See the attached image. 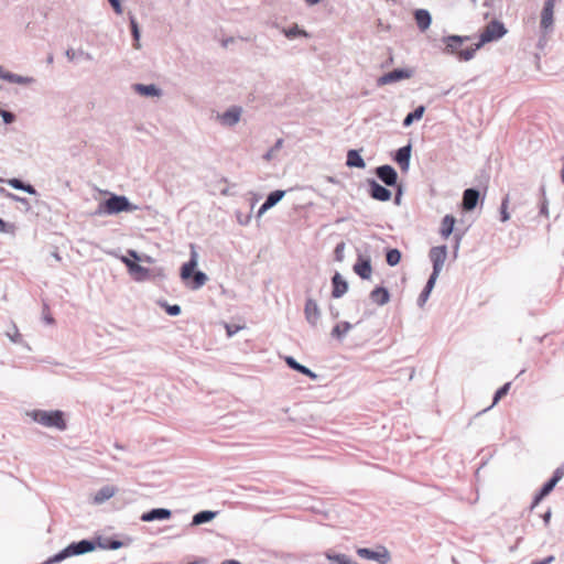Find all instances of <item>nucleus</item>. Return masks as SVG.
<instances>
[{"instance_id": "obj_58", "label": "nucleus", "mask_w": 564, "mask_h": 564, "mask_svg": "<svg viewBox=\"0 0 564 564\" xmlns=\"http://www.w3.org/2000/svg\"><path fill=\"white\" fill-rule=\"evenodd\" d=\"M402 194H403L402 186L399 185L398 186V191H397V193L394 195V204L395 205H400L401 204Z\"/></svg>"}, {"instance_id": "obj_12", "label": "nucleus", "mask_w": 564, "mask_h": 564, "mask_svg": "<svg viewBox=\"0 0 564 564\" xmlns=\"http://www.w3.org/2000/svg\"><path fill=\"white\" fill-rule=\"evenodd\" d=\"M376 176L388 187L398 185V172L390 164H383L375 170Z\"/></svg>"}, {"instance_id": "obj_63", "label": "nucleus", "mask_w": 564, "mask_h": 564, "mask_svg": "<svg viewBox=\"0 0 564 564\" xmlns=\"http://www.w3.org/2000/svg\"><path fill=\"white\" fill-rule=\"evenodd\" d=\"M220 564H242V563L238 560L230 558V560H225Z\"/></svg>"}, {"instance_id": "obj_4", "label": "nucleus", "mask_w": 564, "mask_h": 564, "mask_svg": "<svg viewBox=\"0 0 564 564\" xmlns=\"http://www.w3.org/2000/svg\"><path fill=\"white\" fill-rule=\"evenodd\" d=\"M28 415L36 423L45 427H55L58 431H65L67 425L64 420V413L59 410L45 411V410H33L28 412Z\"/></svg>"}, {"instance_id": "obj_39", "label": "nucleus", "mask_w": 564, "mask_h": 564, "mask_svg": "<svg viewBox=\"0 0 564 564\" xmlns=\"http://www.w3.org/2000/svg\"><path fill=\"white\" fill-rule=\"evenodd\" d=\"M162 95V89L155 84L143 85V97L153 98L161 97Z\"/></svg>"}, {"instance_id": "obj_23", "label": "nucleus", "mask_w": 564, "mask_h": 564, "mask_svg": "<svg viewBox=\"0 0 564 564\" xmlns=\"http://www.w3.org/2000/svg\"><path fill=\"white\" fill-rule=\"evenodd\" d=\"M369 299L379 306H383L390 301V292L387 288L379 285L370 292Z\"/></svg>"}, {"instance_id": "obj_57", "label": "nucleus", "mask_w": 564, "mask_h": 564, "mask_svg": "<svg viewBox=\"0 0 564 564\" xmlns=\"http://www.w3.org/2000/svg\"><path fill=\"white\" fill-rule=\"evenodd\" d=\"M552 517V510L549 508L543 514H541V518L543 519V522L545 525H549Z\"/></svg>"}, {"instance_id": "obj_52", "label": "nucleus", "mask_w": 564, "mask_h": 564, "mask_svg": "<svg viewBox=\"0 0 564 564\" xmlns=\"http://www.w3.org/2000/svg\"><path fill=\"white\" fill-rule=\"evenodd\" d=\"M8 184L14 188V189H20L22 191L23 186H24V182H22L21 180L19 178H10L8 181Z\"/></svg>"}, {"instance_id": "obj_35", "label": "nucleus", "mask_w": 564, "mask_h": 564, "mask_svg": "<svg viewBox=\"0 0 564 564\" xmlns=\"http://www.w3.org/2000/svg\"><path fill=\"white\" fill-rule=\"evenodd\" d=\"M402 253L397 248H390L386 252V261L390 267H395L400 263Z\"/></svg>"}, {"instance_id": "obj_8", "label": "nucleus", "mask_w": 564, "mask_h": 564, "mask_svg": "<svg viewBox=\"0 0 564 564\" xmlns=\"http://www.w3.org/2000/svg\"><path fill=\"white\" fill-rule=\"evenodd\" d=\"M112 256L119 258L129 269V272L134 276L137 281L141 280V261L140 254L135 250H128L127 254L119 256L117 251L110 252Z\"/></svg>"}, {"instance_id": "obj_20", "label": "nucleus", "mask_w": 564, "mask_h": 564, "mask_svg": "<svg viewBox=\"0 0 564 564\" xmlns=\"http://www.w3.org/2000/svg\"><path fill=\"white\" fill-rule=\"evenodd\" d=\"M241 108L232 106L219 116L220 123L223 126L232 127L240 120Z\"/></svg>"}, {"instance_id": "obj_38", "label": "nucleus", "mask_w": 564, "mask_h": 564, "mask_svg": "<svg viewBox=\"0 0 564 564\" xmlns=\"http://www.w3.org/2000/svg\"><path fill=\"white\" fill-rule=\"evenodd\" d=\"M158 304L163 307L170 316H178L182 313V308L178 304H169L163 300L158 301Z\"/></svg>"}, {"instance_id": "obj_46", "label": "nucleus", "mask_w": 564, "mask_h": 564, "mask_svg": "<svg viewBox=\"0 0 564 564\" xmlns=\"http://www.w3.org/2000/svg\"><path fill=\"white\" fill-rule=\"evenodd\" d=\"M345 242L340 241L336 245L334 250V259L335 261L341 262L344 260V251H345Z\"/></svg>"}, {"instance_id": "obj_21", "label": "nucleus", "mask_w": 564, "mask_h": 564, "mask_svg": "<svg viewBox=\"0 0 564 564\" xmlns=\"http://www.w3.org/2000/svg\"><path fill=\"white\" fill-rule=\"evenodd\" d=\"M172 517V511L167 508H153L143 512V522L169 520Z\"/></svg>"}, {"instance_id": "obj_62", "label": "nucleus", "mask_w": 564, "mask_h": 564, "mask_svg": "<svg viewBox=\"0 0 564 564\" xmlns=\"http://www.w3.org/2000/svg\"><path fill=\"white\" fill-rule=\"evenodd\" d=\"M273 149H270L264 155H263V159L267 160V161H270L272 158H273Z\"/></svg>"}, {"instance_id": "obj_49", "label": "nucleus", "mask_w": 564, "mask_h": 564, "mask_svg": "<svg viewBox=\"0 0 564 564\" xmlns=\"http://www.w3.org/2000/svg\"><path fill=\"white\" fill-rule=\"evenodd\" d=\"M546 496L547 495L543 492L542 489H539V491L533 497L530 510H533Z\"/></svg>"}, {"instance_id": "obj_59", "label": "nucleus", "mask_w": 564, "mask_h": 564, "mask_svg": "<svg viewBox=\"0 0 564 564\" xmlns=\"http://www.w3.org/2000/svg\"><path fill=\"white\" fill-rule=\"evenodd\" d=\"M269 209H271L270 205H268L265 202H263L257 213V217H261Z\"/></svg>"}, {"instance_id": "obj_64", "label": "nucleus", "mask_w": 564, "mask_h": 564, "mask_svg": "<svg viewBox=\"0 0 564 564\" xmlns=\"http://www.w3.org/2000/svg\"><path fill=\"white\" fill-rule=\"evenodd\" d=\"M132 89H133L137 94L141 95V83H135V84H133V85H132Z\"/></svg>"}, {"instance_id": "obj_29", "label": "nucleus", "mask_w": 564, "mask_h": 564, "mask_svg": "<svg viewBox=\"0 0 564 564\" xmlns=\"http://www.w3.org/2000/svg\"><path fill=\"white\" fill-rule=\"evenodd\" d=\"M346 165L348 167L365 169L366 163L360 154V150L350 149L347 152Z\"/></svg>"}, {"instance_id": "obj_41", "label": "nucleus", "mask_w": 564, "mask_h": 564, "mask_svg": "<svg viewBox=\"0 0 564 564\" xmlns=\"http://www.w3.org/2000/svg\"><path fill=\"white\" fill-rule=\"evenodd\" d=\"M65 55L66 57L69 59V61H74L78 57H84L85 59H88L90 61L93 57L89 53L87 52H84L83 50H78V51H75L73 48H68L66 52H65Z\"/></svg>"}, {"instance_id": "obj_25", "label": "nucleus", "mask_w": 564, "mask_h": 564, "mask_svg": "<svg viewBox=\"0 0 564 564\" xmlns=\"http://www.w3.org/2000/svg\"><path fill=\"white\" fill-rule=\"evenodd\" d=\"M414 20L417 25V28L421 31H425L430 28L432 23V15L429 10L426 9H416L414 11Z\"/></svg>"}, {"instance_id": "obj_60", "label": "nucleus", "mask_w": 564, "mask_h": 564, "mask_svg": "<svg viewBox=\"0 0 564 564\" xmlns=\"http://www.w3.org/2000/svg\"><path fill=\"white\" fill-rule=\"evenodd\" d=\"M117 13H121V4L119 0H108Z\"/></svg>"}, {"instance_id": "obj_6", "label": "nucleus", "mask_w": 564, "mask_h": 564, "mask_svg": "<svg viewBox=\"0 0 564 564\" xmlns=\"http://www.w3.org/2000/svg\"><path fill=\"white\" fill-rule=\"evenodd\" d=\"M469 40L470 36L467 35H446L441 39L442 45H438V47L444 54L455 55L459 61L465 62L460 58V52L465 50L462 46Z\"/></svg>"}, {"instance_id": "obj_27", "label": "nucleus", "mask_w": 564, "mask_h": 564, "mask_svg": "<svg viewBox=\"0 0 564 564\" xmlns=\"http://www.w3.org/2000/svg\"><path fill=\"white\" fill-rule=\"evenodd\" d=\"M455 224L456 218L453 215L447 214L443 217L440 227V235L442 238L447 239L454 232Z\"/></svg>"}, {"instance_id": "obj_56", "label": "nucleus", "mask_w": 564, "mask_h": 564, "mask_svg": "<svg viewBox=\"0 0 564 564\" xmlns=\"http://www.w3.org/2000/svg\"><path fill=\"white\" fill-rule=\"evenodd\" d=\"M22 191L28 193V194H30V195H36L37 194L35 187L33 185L26 184V183H24V186H23Z\"/></svg>"}, {"instance_id": "obj_36", "label": "nucleus", "mask_w": 564, "mask_h": 564, "mask_svg": "<svg viewBox=\"0 0 564 564\" xmlns=\"http://www.w3.org/2000/svg\"><path fill=\"white\" fill-rule=\"evenodd\" d=\"M99 546L104 550H118L122 546V542L119 540H110V539H101L98 538L96 542V546Z\"/></svg>"}, {"instance_id": "obj_43", "label": "nucleus", "mask_w": 564, "mask_h": 564, "mask_svg": "<svg viewBox=\"0 0 564 564\" xmlns=\"http://www.w3.org/2000/svg\"><path fill=\"white\" fill-rule=\"evenodd\" d=\"M540 192H541L542 198H541V202H540V212H539V214L542 215V216L549 217V200H547L546 195H545L544 186H541Z\"/></svg>"}, {"instance_id": "obj_34", "label": "nucleus", "mask_w": 564, "mask_h": 564, "mask_svg": "<svg viewBox=\"0 0 564 564\" xmlns=\"http://www.w3.org/2000/svg\"><path fill=\"white\" fill-rule=\"evenodd\" d=\"M325 556L333 564H350V557L346 554L335 553L332 550L325 552Z\"/></svg>"}, {"instance_id": "obj_3", "label": "nucleus", "mask_w": 564, "mask_h": 564, "mask_svg": "<svg viewBox=\"0 0 564 564\" xmlns=\"http://www.w3.org/2000/svg\"><path fill=\"white\" fill-rule=\"evenodd\" d=\"M95 549H96L95 541L84 539L78 542H73V543L68 544L66 547H64L62 551H59L55 555L48 557L42 564H58L68 557L84 555L89 552H93Z\"/></svg>"}, {"instance_id": "obj_45", "label": "nucleus", "mask_w": 564, "mask_h": 564, "mask_svg": "<svg viewBox=\"0 0 564 564\" xmlns=\"http://www.w3.org/2000/svg\"><path fill=\"white\" fill-rule=\"evenodd\" d=\"M511 387V382H506L502 384L494 394V404H496L501 398L507 395Z\"/></svg>"}, {"instance_id": "obj_16", "label": "nucleus", "mask_w": 564, "mask_h": 564, "mask_svg": "<svg viewBox=\"0 0 564 564\" xmlns=\"http://www.w3.org/2000/svg\"><path fill=\"white\" fill-rule=\"evenodd\" d=\"M352 270L362 280H369L372 272L370 257L358 254L357 261L355 262Z\"/></svg>"}, {"instance_id": "obj_7", "label": "nucleus", "mask_w": 564, "mask_h": 564, "mask_svg": "<svg viewBox=\"0 0 564 564\" xmlns=\"http://www.w3.org/2000/svg\"><path fill=\"white\" fill-rule=\"evenodd\" d=\"M357 555L365 560L378 562L379 564H389L391 554L384 545H378L376 549L358 547Z\"/></svg>"}, {"instance_id": "obj_48", "label": "nucleus", "mask_w": 564, "mask_h": 564, "mask_svg": "<svg viewBox=\"0 0 564 564\" xmlns=\"http://www.w3.org/2000/svg\"><path fill=\"white\" fill-rule=\"evenodd\" d=\"M546 496L547 495L543 492L542 489H539V491L533 497L530 510H533Z\"/></svg>"}, {"instance_id": "obj_51", "label": "nucleus", "mask_w": 564, "mask_h": 564, "mask_svg": "<svg viewBox=\"0 0 564 564\" xmlns=\"http://www.w3.org/2000/svg\"><path fill=\"white\" fill-rule=\"evenodd\" d=\"M0 116L4 123L9 124L12 123L15 120L14 113L7 111L4 109H0Z\"/></svg>"}, {"instance_id": "obj_50", "label": "nucleus", "mask_w": 564, "mask_h": 564, "mask_svg": "<svg viewBox=\"0 0 564 564\" xmlns=\"http://www.w3.org/2000/svg\"><path fill=\"white\" fill-rule=\"evenodd\" d=\"M226 333L228 337H232L235 334H237L240 329H242V326L237 324H225Z\"/></svg>"}, {"instance_id": "obj_18", "label": "nucleus", "mask_w": 564, "mask_h": 564, "mask_svg": "<svg viewBox=\"0 0 564 564\" xmlns=\"http://www.w3.org/2000/svg\"><path fill=\"white\" fill-rule=\"evenodd\" d=\"M332 283V297L340 299L348 291V282L343 278L339 272H335L330 279Z\"/></svg>"}, {"instance_id": "obj_10", "label": "nucleus", "mask_w": 564, "mask_h": 564, "mask_svg": "<svg viewBox=\"0 0 564 564\" xmlns=\"http://www.w3.org/2000/svg\"><path fill=\"white\" fill-rule=\"evenodd\" d=\"M447 257V246L441 245L436 247H432L429 251V258L433 264L432 275L438 276L444 262Z\"/></svg>"}, {"instance_id": "obj_24", "label": "nucleus", "mask_w": 564, "mask_h": 564, "mask_svg": "<svg viewBox=\"0 0 564 564\" xmlns=\"http://www.w3.org/2000/svg\"><path fill=\"white\" fill-rule=\"evenodd\" d=\"M563 477L564 466L562 465L553 471V475L542 485L540 489H542L543 492H545L549 496Z\"/></svg>"}, {"instance_id": "obj_11", "label": "nucleus", "mask_w": 564, "mask_h": 564, "mask_svg": "<svg viewBox=\"0 0 564 564\" xmlns=\"http://www.w3.org/2000/svg\"><path fill=\"white\" fill-rule=\"evenodd\" d=\"M366 183L368 185V194L372 199L378 202H388L391 199L392 192L388 186L381 185L375 178H367Z\"/></svg>"}, {"instance_id": "obj_22", "label": "nucleus", "mask_w": 564, "mask_h": 564, "mask_svg": "<svg viewBox=\"0 0 564 564\" xmlns=\"http://www.w3.org/2000/svg\"><path fill=\"white\" fill-rule=\"evenodd\" d=\"M285 360V364L289 366V368H291L292 370L294 371H297L313 380H316L317 379V375L312 371L310 368H307L306 366L300 364L299 361H296V359L292 356H286L284 358Z\"/></svg>"}, {"instance_id": "obj_5", "label": "nucleus", "mask_w": 564, "mask_h": 564, "mask_svg": "<svg viewBox=\"0 0 564 564\" xmlns=\"http://www.w3.org/2000/svg\"><path fill=\"white\" fill-rule=\"evenodd\" d=\"M134 209L137 206H132L126 196L111 195L108 199L99 203L96 214L113 215Z\"/></svg>"}, {"instance_id": "obj_42", "label": "nucleus", "mask_w": 564, "mask_h": 564, "mask_svg": "<svg viewBox=\"0 0 564 564\" xmlns=\"http://www.w3.org/2000/svg\"><path fill=\"white\" fill-rule=\"evenodd\" d=\"M508 206H509V195H506L502 200H501V205H500V220L502 223H506L510 219V214L508 212Z\"/></svg>"}, {"instance_id": "obj_31", "label": "nucleus", "mask_w": 564, "mask_h": 564, "mask_svg": "<svg viewBox=\"0 0 564 564\" xmlns=\"http://www.w3.org/2000/svg\"><path fill=\"white\" fill-rule=\"evenodd\" d=\"M116 488L113 486H104L100 488L94 496V502L96 505H101L112 498L116 494Z\"/></svg>"}, {"instance_id": "obj_61", "label": "nucleus", "mask_w": 564, "mask_h": 564, "mask_svg": "<svg viewBox=\"0 0 564 564\" xmlns=\"http://www.w3.org/2000/svg\"><path fill=\"white\" fill-rule=\"evenodd\" d=\"M282 144H283V140L278 139L271 149H273V151H276V150L281 149Z\"/></svg>"}, {"instance_id": "obj_15", "label": "nucleus", "mask_w": 564, "mask_h": 564, "mask_svg": "<svg viewBox=\"0 0 564 564\" xmlns=\"http://www.w3.org/2000/svg\"><path fill=\"white\" fill-rule=\"evenodd\" d=\"M555 0H545L541 12L540 28L542 31L547 32L553 26Z\"/></svg>"}, {"instance_id": "obj_37", "label": "nucleus", "mask_w": 564, "mask_h": 564, "mask_svg": "<svg viewBox=\"0 0 564 564\" xmlns=\"http://www.w3.org/2000/svg\"><path fill=\"white\" fill-rule=\"evenodd\" d=\"M285 195V191L283 189H275L268 194L265 198V203L270 205V207H274Z\"/></svg>"}, {"instance_id": "obj_32", "label": "nucleus", "mask_w": 564, "mask_h": 564, "mask_svg": "<svg viewBox=\"0 0 564 564\" xmlns=\"http://www.w3.org/2000/svg\"><path fill=\"white\" fill-rule=\"evenodd\" d=\"M424 112H425V107L423 105L417 106L416 108H414V110H412L404 117V119L402 121V126L404 128L410 127L414 121L421 120L422 117L424 116Z\"/></svg>"}, {"instance_id": "obj_53", "label": "nucleus", "mask_w": 564, "mask_h": 564, "mask_svg": "<svg viewBox=\"0 0 564 564\" xmlns=\"http://www.w3.org/2000/svg\"><path fill=\"white\" fill-rule=\"evenodd\" d=\"M142 273H143V280L154 278L156 275H163L162 270H159L158 273H154V270H150L147 268H143Z\"/></svg>"}, {"instance_id": "obj_2", "label": "nucleus", "mask_w": 564, "mask_h": 564, "mask_svg": "<svg viewBox=\"0 0 564 564\" xmlns=\"http://www.w3.org/2000/svg\"><path fill=\"white\" fill-rule=\"evenodd\" d=\"M507 32L508 30L501 21H490L480 33L478 42L460 52V58L464 61L473 59L476 52L485 44L502 39Z\"/></svg>"}, {"instance_id": "obj_28", "label": "nucleus", "mask_w": 564, "mask_h": 564, "mask_svg": "<svg viewBox=\"0 0 564 564\" xmlns=\"http://www.w3.org/2000/svg\"><path fill=\"white\" fill-rule=\"evenodd\" d=\"M218 514V511H212V510H202L195 513L192 518L191 525L197 527L204 523H208L212 520H214Z\"/></svg>"}, {"instance_id": "obj_40", "label": "nucleus", "mask_w": 564, "mask_h": 564, "mask_svg": "<svg viewBox=\"0 0 564 564\" xmlns=\"http://www.w3.org/2000/svg\"><path fill=\"white\" fill-rule=\"evenodd\" d=\"M158 476H161L160 474H155L153 470L150 471V470H145L143 473V487H159L160 486V482H158L155 479H150V478H155Z\"/></svg>"}, {"instance_id": "obj_47", "label": "nucleus", "mask_w": 564, "mask_h": 564, "mask_svg": "<svg viewBox=\"0 0 564 564\" xmlns=\"http://www.w3.org/2000/svg\"><path fill=\"white\" fill-rule=\"evenodd\" d=\"M546 496L547 495L543 492L542 489H539V491L533 497L530 510H533Z\"/></svg>"}, {"instance_id": "obj_33", "label": "nucleus", "mask_w": 564, "mask_h": 564, "mask_svg": "<svg viewBox=\"0 0 564 564\" xmlns=\"http://www.w3.org/2000/svg\"><path fill=\"white\" fill-rule=\"evenodd\" d=\"M351 328L352 324L349 322H340L333 327L330 335L337 340L341 341Z\"/></svg>"}, {"instance_id": "obj_30", "label": "nucleus", "mask_w": 564, "mask_h": 564, "mask_svg": "<svg viewBox=\"0 0 564 564\" xmlns=\"http://www.w3.org/2000/svg\"><path fill=\"white\" fill-rule=\"evenodd\" d=\"M281 32L289 40H294L296 37H311V34L306 30L301 29L296 23L288 28H282Z\"/></svg>"}, {"instance_id": "obj_26", "label": "nucleus", "mask_w": 564, "mask_h": 564, "mask_svg": "<svg viewBox=\"0 0 564 564\" xmlns=\"http://www.w3.org/2000/svg\"><path fill=\"white\" fill-rule=\"evenodd\" d=\"M437 278L438 276H435V275H432L430 274L427 281H426V284L425 286L423 288V290L421 291L419 297H417V306L419 307H423L424 304L426 303V301L429 300L434 286H435V283L437 281Z\"/></svg>"}, {"instance_id": "obj_9", "label": "nucleus", "mask_w": 564, "mask_h": 564, "mask_svg": "<svg viewBox=\"0 0 564 564\" xmlns=\"http://www.w3.org/2000/svg\"><path fill=\"white\" fill-rule=\"evenodd\" d=\"M414 74L413 68H394L388 73H384L377 79V86H384L389 84H393L403 79L411 78Z\"/></svg>"}, {"instance_id": "obj_17", "label": "nucleus", "mask_w": 564, "mask_h": 564, "mask_svg": "<svg viewBox=\"0 0 564 564\" xmlns=\"http://www.w3.org/2000/svg\"><path fill=\"white\" fill-rule=\"evenodd\" d=\"M304 315L305 319L311 326H316L317 322L321 318V310L318 307V304L314 299L310 296L305 301Z\"/></svg>"}, {"instance_id": "obj_13", "label": "nucleus", "mask_w": 564, "mask_h": 564, "mask_svg": "<svg viewBox=\"0 0 564 564\" xmlns=\"http://www.w3.org/2000/svg\"><path fill=\"white\" fill-rule=\"evenodd\" d=\"M482 199H484V197H481L478 188H476V187L466 188L463 192L460 207L466 213L471 212L477 207L478 203Z\"/></svg>"}, {"instance_id": "obj_44", "label": "nucleus", "mask_w": 564, "mask_h": 564, "mask_svg": "<svg viewBox=\"0 0 564 564\" xmlns=\"http://www.w3.org/2000/svg\"><path fill=\"white\" fill-rule=\"evenodd\" d=\"M130 23H131V31H132V35H133V39H134V46L135 48H139L140 47V43H139V40H140V31H139V24H138V21L134 17H130Z\"/></svg>"}, {"instance_id": "obj_54", "label": "nucleus", "mask_w": 564, "mask_h": 564, "mask_svg": "<svg viewBox=\"0 0 564 564\" xmlns=\"http://www.w3.org/2000/svg\"><path fill=\"white\" fill-rule=\"evenodd\" d=\"M555 561L554 555H549L542 560H533L532 564H551Z\"/></svg>"}, {"instance_id": "obj_1", "label": "nucleus", "mask_w": 564, "mask_h": 564, "mask_svg": "<svg viewBox=\"0 0 564 564\" xmlns=\"http://www.w3.org/2000/svg\"><path fill=\"white\" fill-rule=\"evenodd\" d=\"M198 259L197 246L189 243V259L181 265L180 278L183 284L192 291L202 289L208 281V275L197 269Z\"/></svg>"}, {"instance_id": "obj_19", "label": "nucleus", "mask_w": 564, "mask_h": 564, "mask_svg": "<svg viewBox=\"0 0 564 564\" xmlns=\"http://www.w3.org/2000/svg\"><path fill=\"white\" fill-rule=\"evenodd\" d=\"M0 78L19 85H32L35 83V78L8 72L2 66H0Z\"/></svg>"}, {"instance_id": "obj_14", "label": "nucleus", "mask_w": 564, "mask_h": 564, "mask_svg": "<svg viewBox=\"0 0 564 564\" xmlns=\"http://www.w3.org/2000/svg\"><path fill=\"white\" fill-rule=\"evenodd\" d=\"M412 153V144L409 142L406 145L399 148L392 155L393 161L400 166L402 172H408L410 169Z\"/></svg>"}, {"instance_id": "obj_55", "label": "nucleus", "mask_w": 564, "mask_h": 564, "mask_svg": "<svg viewBox=\"0 0 564 564\" xmlns=\"http://www.w3.org/2000/svg\"><path fill=\"white\" fill-rule=\"evenodd\" d=\"M453 234H454V240H455L454 249H455V252H456L458 250V248H459L460 240H462V238H463L465 232L464 231H460V232L459 231H455Z\"/></svg>"}]
</instances>
